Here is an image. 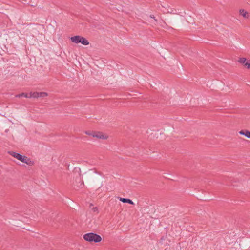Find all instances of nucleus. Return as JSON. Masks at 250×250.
I'll use <instances>...</instances> for the list:
<instances>
[{"label": "nucleus", "instance_id": "f257e3e1", "mask_svg": "<svg viewBox=\"0 0 250 250\" xmlns=\"http://www.w3.org/2000/svg\"><path fill=\"white\" fill-rule=\"evenodd\" d=\"M83 238L85 241L90 243H98L101 242L102 240V238L99 235L92 232L84 234Z\"/></svg>", "mask_w": 250, "mask_h": 250}, {"label": "nucleus", "instance_id": "6e6552de", "mask_svg": "<svg viewBox=\"0 0 250 250\" xmlns=\"http://www.w3.org/2000/svg\"><path fill=\"white\" fill-rule=\"evenodd\" d=\"M240 135H244L248 138L250 139V132L248 130H242L239 132Z\"/></svg>", "mask_w": 250, "mask_h": 250}, {"label": "nucleus", "instance_id": "39448f33", "mask_svg": "<svg viewBox=\"0 0 250 250\" xmlns=\"http://www.w3.org/2000/svg\"><path fill=\"white\" fill-rule=\"evenodd\" d=\"M237 239L236 236L234 234H230L229 235H227L225 238V242L230 245L235 242Z\"/></svg>", "mask_w": 250, "mask_h": 250}, {"label": "nucleus", "instance_id": "4468645a", "mask_svg": "<svg viewBox=\"0 0 250 250\" xmlns=\"http://www.w3.org/2000/svg\"><path fill=\"white\" fill-rule=\"evenodd\" d=\"M85 133L88 135L91 136L93 137V134H94V132H89V131H86Z\"/></svg>", "mask_w": 250, "mask_h": 250}, {"label": "nucleus", "instance_id": "ddd939ff", "mask_svg": "<svg viewBox=\"0 0 250 250\" xmlns=\"http://www.w3.org/2000/svg\"><path fill=\"white\" fill-rule=\"evenodd\" d=\"M29 96H30V98H38V92H31V93H30V95Z\"/></svg>", "mask_w": 250, "mask_h": 250}, {"label": "nucleus", "instance_id": "f8f14e48", "mask_svg": "<svg viewBox=\"0 0 250 250\" xmlns=\"http://www.w3.org/2000/svg\"><path fill=\"white\" fill-rule=\"evenodd\" d=\"M47 96V93L44 92H38V97L41 98V97H44Z\"/></svg>", "mask_w": 250, "mask_h": 250}, {"label": "nucleus", "instance_id": "1a4fd4ad", "mask_svg": "<svg viewBox=\"0 0 250 250\" xmlns=\"http://www.w3.org/2000/svg\"><path fill=\"white\" fill-rule=\"evenodd\" d=\"M119 200L120 201L122 202L123 203H127L131 205L134 204L133 202L129 199L124 198L120 197V198H119Z\"/></svg>", "mask_w": 250, "mask_h": 250}, {"label": "nucleus", "instance_id": "f03ea898", "mask_svg": "<svg viewBox=\"0 0 250 250\" xmlns=\"http://www.w3.org/2000/svg\"><path fill=\"white\" fill-rule=\"evenodd\" d=\"M71 41L76 44L81 43L83 45H88L89 44V41L84 37L79 35H76L70 37Z\"/></svg>", "mask_w": 250, "mask_h": 250}, {"label": "nucleus", "instance_id": "423d86ee", "mask_svg": "<svg viewBox=\"0 0 250 250\" xmlns=\"http://www.w3.org/2000/svg\"><path fill=\"white\" fill-rule=\"evenodd\" d=\"M93 137L102 140H107L108 138V136L106 134L101 132H94Z\"/></svg>", "mask_w": 250, "mask_h": 250}, {"label": "nucleus", "instance_id": "9b49d317", "mask_svg": "<svg viewBox=\"0 0 250 250\" xmlns=\"http://www.w3.org/2000/svg\"><path fill=\"white\" fill-rule=\"evenodd\" d=\"M30 93H22L16 96V97H24L25 98H30Z\"/></svg>", "mask_w": 250, "mask_h": 250}, {"label": "nucleus", "instance_id": "20e7f679", "mask_svg": "<svg viewBox=\"0 0 250 250\" xmlns=\"http://www.w3.org/2000/svg\"><path fill=\"white\" fill-rule=\"evenodd\" d=\"M238 62L245 68L250 69V60L245 58H240L238 60Z\"/></svg>", "mask_w": 250, "mask_h": 250}, {"label": "nucleus", "instance_id": "2eb2a0df", "mask_svg": "<svg viewBox=\"0 0 250 250\" xmlns=\"http://www.w3.org/2000/svg\"><path fill=\"white\" fill-rule=\"evenodd\" d=\"M93 211H97L98 209H97V208L96 207H95L93 208Z\"/></svg>", "mask_w": 250, "mask_h": 250}, {"label": "nucleus", "instance_id": "0eeeda50", "mask_svg": "<svg viewBox=\"0 0 250 250\" xmlns=\"http://www.w3.org/2000/svg\"><path fill=\"white\" fill-rule=\"evenodd\" d=\"M145 19L147 20L152 24L155 25L157 23V20L153 15H150L149 16H147L145 18Z\"/></svg>", "mask_w": 250, "mask_h": 250}, {"label": "nucleus", "instance_id": "9d476101", "mask_svg": "<svg viewBox=\"0 0 250 250\" xmlns=\"http://www.w3.org/2000/svg\"><path fill=\"white\" fill-rule=\"evenodd\" d=\"M239 13L245 18H248L249 17L248 13L244 9H240Z\"/></svg>", "mask_w": 250, "mask_h": 250}, {"label": "nucleus", "instance_id": "7ed1b4c3", "mask_svg": "<svg viewBox=\"0 0 250 250\" xmlns=\"http://www.w3.org/2000/svg\"><path fill=\"white\" fill-rule=\"evenodd\" d=\"M11 155L14 157V158L17 159L18 160H20V161L29 164V162L30 161V160L29 158H27L26 156L24 155H22L19 153L12 152L11 153Z\"/></svg>", "mask_w": 250, "mask_h": 250}]
</instances>
